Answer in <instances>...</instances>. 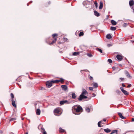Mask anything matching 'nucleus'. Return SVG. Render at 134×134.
I'll use <instances>...</instances> for the list:
<instances>
[{
	"mask_svg": "<svg viewBox=\"0 0 134 134\" xmlns=\"http://www.w3.org/2000/svg\"><path fill=\"white\" fill-rule=\"evenodd\" d=\"M82 110V108L77 105H74L72 108V111L75 114H76L77 113L80 112Z\"/></svg>",
	"mask_w": 134,
	"mask_h": 134,
	"instance_id": "f257e3e1",
	"label": "nucleus"
},
{
	"mask_svg": "<svg viewBox=\"0 0 134 134\" xmlns=\"http://www.w3.org/2000/svg\"><path fill=\"white\" fill-rule=\"evenodd\" d=\"M58 36V35L57 34H54L52 35V36L54 40L52 41L51 43H48L50 45H51L55 43L57 40V37Z\"/></svg>",
	"mask_w": 134,
	"mask_h": 134,
	"instance_id": "f03ea898",
	"label": "nucleus"
},
{
	"mask_svg": "<svg viewBox=\"0 0 134 134\" xmlns=\"http://www.w3.org/2000/svg\"><path fill=\"white\" fill-rule=\"evenodd\" d=\"M51 82L53 83H58L60 82L62 83H63L64 82V80L62 78H60V80H52Z\"/></svg>",
	"mask_w": 134,
	"mask_h": 134,
	"instance_id": "7ed1b4c3",
	"label": "nucleus"
},
{
	"mask_svg": "<svg viewBox=\"0 0 134 134\" xmlns=\"http://www.w3.org/2000/svg\"><path fill=\"white\" fill-rule=\"evenodd\" d=\"M53 83L51 82V81H47L46 82V85L48 88H50L52 85Z\"/></svg>",
	"mask_w": 134,
	"mask_h": 134,
	"instance_id": "20e7f679",
	"label": "nucleus"
},
{
	"mask_svg": "<svg viewBox=\"0 0 134 134\" xmlns=\"http://www.w3.org/2000/svg\"><path fill=\"white\" fill-rule=\"evenodd\" d=\"M87 98V97L86 96L81 94L78 99L80 101L83 99Z\"/></svg>",
	"mask_w": 134,
	"mask_h": 134,
	"instance_id": "39448f33",
	"label": "nucleus"
},
{
	"mask_svg": "<svg viewBox=\"0 0 134 134\" xmlns=\"http://www.w3.org/2000/svg\"><path fill=\"white\" fill-rule=\"evenodd\" d=\"M120 89L121 90L122 92V93L126 95H128L129 94V93L127 91H126L125 90L124 88L122 87H120Z\"/></svg>",
	"mask_w": 134,
	"mask_h": 134,
	"instance_id": "423d86ee",
	"label": "nucleus"
},
{
	"mask_svg": "<svg viewBox=\"0 0 134 134\" xmlns=\"http://www.w3.org/2000/svg\"><path fill=\"white\" fill-rule=\"evenodd\" d=\"M124 57V56L121 54H118V61H120L122 60Z\"/></svg>",
	"mask_w": 134,
	"mask_h": 134,
	"instance_id": "0eeeda50",
	"label": "nucleus"
},
{
	"mask_svg": "<svg viewBox=\"0 0 134 134\" xmlns=\"http://www.w3.org/2000/svg\"><path fill=\"white\" fill-rule=\"evenodd\" d=\"M60 111V108H57L54 109V112L55 114H59Z\"/></svg>",
	"mask_w": 134,
	"mask_h": 134,
	"instance_id": "6e6552de",
	"label": "nucleus"
},
{
	"mask_svg": "<svg viewBox=\"0 0 134 134\" xmlns=\"http://www.w3.org/2000/svg\"><path fill=\"white\" fill-rule=\"evenodd\" d=\"M125 72L127 77L129 78H131V76L130 74L127 71H125Z\"/></svg>",
	"mask_w": 134,
	"mask_h": 134,
	"instance_id": "1a4fd4ad",
	"label": "nucleus"
},
{
	"mask_svg": "<svg viewBox=\"0 0 134 134\" xmlns=\"http://www.w3.org/2000/svg\"><path fill=\"white\" fill-rule=\"evenodd\" d=\"M88 93L87 92V91L85 89H83L82 90V93L81 94L85 95H86L88 94Z\"/></svg>",
	"mask_w": 134,
	"mask_h": 134,
	"instance_id": "9d476101",
	"label": "nucleus"
},
{
	"mask_svg": "<svg viewBox=\"0 0 134 134\" xmlns=\"http://www.w3.org/2000/svg\"><path fill=\"white\" fill-rule=\"evenodd\" d=\"M118 114L119 115L120 117L122 119H124L126 118L123 116L122 114L120 113H118Z\"/></svg>",
	"mask_w": 134,
	"mask_h": 134,
	"instance_id": "9b49d317",
	"label": "nucleus"
},
{
	"mask_svg": "<svg viewBox=\"0 0 134 134\" xmlns=\"http://www.w3.org/2000/svg\"><path fill=\"white\" fill-rule=\"evenodd\" d=\"M12 104L13 106L14 107L16 108V106L15 104V100L14 99H12Z\"/></svg>",
	"mask_w": 134,
	"mask_h": 134,
	"instance_id": "f8f14e48",
	"label": "nucleus"
},
{
	"mask_svg": "<svg viewBox=\"0 0 134 134\" xmlns=\"http://www.w3.org/2000/svg\"><path fill=\"white\" fill-rule=\"evenodd\" d=\"M63 89L64 91H66L68 88V87L66 85H62L61 86Z\"/></svg>",
	"mask_w": 134,
	"mask_h": 134,
	"instance_id": "ddd939ff",
	"label": "nucleus"
},
{
	"mask_svg": "<svg viewBox=\"0 0 134 134\" xmlns=\"http://www.w3.org/2000/svg\"><path fill=\"white\" fill-rule=\"evenodd\" d=\"M68 101L67 100H64L60 101V104L61 105H62L63 104H64V103H68Z\"/></svg>",
	"mask_w": 134,
	"mask_h": 134,
	"instance_id": "4468645a",
	"label": "nucleus"
},
{
	"mask_svg": "<svg viewBox=\"0 0 134 134\" xmlns=\"http://www.w3.org/2000/svg\"><path fill=\"white\" fill-rule=\"evenodd\" d=\"M129 5L130 6H132L134 4V2L133 0L130 1L129 2Z\"/></svg>",
	"mask_w": 134,
	"mask_h": 134,
	"instance_id": "2eb2a0df",
	"label": "nucleus"
},
{
	"mask_svg": "<svg viewBox=\"0 0 134 134\" xmlns=\"http://www.w3.org/2000/svg\"><path fill=\"white\" fill-rule=\"evenodd\" d=\"M51 4V2L50 1H48L45 4V6L46 7H47Z\"/></svg>",
	"mask_w": 134,
	"mask_h": 134,
	"instance_id": "dca6fc26",
	"label": "nucleus"
},
{
	"mask_svg": "<svg viewBox=\"0 0 134 134\" xmlns=\"http://www.w3.org/2000/svg\"><path fill=\"white\" fill-rule=\"evenodd\" d=\"M111 22L113 25H116L117 24L116 22L113 20H111Z\"/></svg>",
	"mask_w": 134,
	"mask_h": 134,
	"instance_id": "f3484780",
	"label": "nucleus"
},
{
	"mask_svg": "<svg viewBox=\"0 0 134 134\" xmlns=\"http://www.w3.org/2000/svg\"><path fill=\"white\" fill-rule=\"evenodd\" d=\"M65 131V130L62 129L61 127H60L59 128V131L60 133H64Z\"/></svg>",
	"mask_w": 134,
	"mask_h": 134,
	"instance_id": "a211bd4d",
	"label": "nucleus"
},
{
	"mask_svg": "<svg viewBox=\"0 0 134 134\" xmlns=\"http://www.w3.org/2000/svg\"><path fill=\"white\" fill-rule=\"evenodd\" d=\"M103 3L101 2H100V5L99 7V9H102V8L103 7Z\"/></svg>",
	"mask_w": 134,
	"mask_h": 134,
	"instance_id": "6ab92c4d",
	"label": "nucleus"
},
{
	"mask_svg": "<svg viewBox=\"0 0 134 134\" xmlns=\"http://www.w3.org/2000/svg\"><path fill=\"white\" fill-rule=\"evenodd\" d=\"M41 111L40 109H37L36 111V114L37 115H39L40 114Z\"/></svg>",
	"mask_w": 134,
	"mask_h": 134,
	"instance_id": "aec40b11",
	"label": "nucleus"
},
{
	"mask_svg": "<svg viewBox=\"0 0 134 134\" xmlns=\"http://www.w3.org/2000/svg\"><path fill=\"white\" fill-rule=\"evenodd\" d=\"M94 15L97 16H99V14L95 10L94 11Z\"/></svg>",
	"mask_w": 134,
	"mask_h": 134,
	"instance_id": "412c9836",
	"label": "nucleus"
},
{
	"mask_svg": "<svg viewBox=\"0 0 134 134\" xmlns=\"http://www.w3.org/2000/svg\"><path fill=\"white\" fill-rule=\"evenodd\" d=\"M72 98L73 99H75L76 98V96L74 93H73L71 94Z\"/></svg>",
	"mask_w": 134,
	"mask_h": 134,
	"instance_id": "4be33fe9",
	"label": "nucleus"
},
{
	"mask_svg": "<svg viewBox=\"0 0 134 134\" xmlns=\"http://www.w3.org/2000/svg\"><path fill=\"white\" fill-rule=\"evenodd\" d=\"M104 130L105 132L107 133H109L111 131V130L108 128L104 129Z\"/></svg>",
	"mask_w": 134,
	"mask_h": 134,
	"instance_id": "5701e85b",
	"label": "nucleus"
},
{
	"mask_svg": "<svg viewBox=\"0 0 134 134\" xmlns=\"http://www.w3.org/2000/svg\"><path fill=\"white\" fill-rule=\"evenodd\" d=\"M93 86L94 87L96 88L98 87V85L97 83H93Z\"/></svg>",
	"mask_w": 134,
	"mask_h": 134,
	"instance_id": "b1692460",
	"label": "nucleus"
},
{
	"mask_svg": "<svg viewBox=\"0 0 134 134\" xmlns=\"http://www.w3.org/2000/svg\"><path fill=\"white\" fill-rule=\"evenodd\" d=\"M112 37L110 34H107L106 35V38L108 39H110Z\"/></svg>",
	"mask_w": 134,
	"mask_h": 134,
	"instance_id": "393cba45",
	"label": "nucleus"
},
{
	"mask_svg": "<svg viewBox=\"0 0 134 134\" xmlns=\"http://www.w3.org/2000/svg\"><path fill=\"white\" fill-rule=\"evenodd\" d=\"M116 29V28L115 27L111 26L110 27V29L112 31H114Z\"/></svg>",
	"mask_w": 134,
	"mask_h": 134,
	"instance_id": "a878e982",
	"label": "nucleus"
},
{
	"mask_svg": "<svg viewBox=\"0 0 134 134\" xmlns=\"http://www.w3.org/2000/svg\"><path fill=\"white\" fill-rule=\"evenodd\" d=\"M79 54V52H74L73 54L72 55H77Z\"/></svg>",
	"mask_w": 134,
	"mask_h": 134,
	"instance_id": "bb28decb",
	"label": "nucleus"
},
{
	"mask_svg": "<svg viewBox=\"0 0 134 134\" xmlns=\"http://www.w3.org/2000/svg\"><path fill=\"white\" fill-rule=\"evenodd\" d=\"M96 50L97 51L99 52L100 53H102V51L100 49V48H97L96 49Z\"/></svg>",
	"mask_w": 134,
	"mask_h": 134,
	"instance_id": "cd10ccee",
	"label": "nucleus"
},
{
	"mask_svg": "<svg viewBox=\"0 0 134 134\" xmlns=\"http://www.w3.org/2000/svg\"><path fill=\"white\" fill-rule=\"evenodd\" d=\"M84 35V33L82 32H80V33L79 35V36H83Z\"/></svg>",
	"mask_w": 134,
	"mask_h": 134,
	"instance_id": "c85d7f7f",
	"label": "nucleus"
},
{
	"mask_svg": "<svg viewBox=\"0 0 134 134\" xmlns=\"http://www.w3.org/2000/svg\"><path fill=\"white\" fill-rule=\"evenodd\" d=\"M86 110L88 112H89L90 111V108L88 107H87L86 108Z\"/></svg>",
	"mask_w": 134,
	"mask_h": 134,
	"instance_id": "c756f323",
	"label": "nucleus"
},
{
	"mask_svg": "<svg viewBox=\"0 0 134 134\" xmlns=\"http://www.w3.org/2000/svg\"><path fill=\"white\" fill-rule=\"evenodd\" d=\"M117 132V130H114L112 131L111 132V133L110 134H112L113 133H116Z\"/></svg>",
	"mask_w": 134,
	"mask_h": 134,
	"instance_id": "7c9ffc66",
	"label": "nucleus"
},
{
	"mask_svg": "<svg viewBox=\"0 0 134 134\" xmlns=\"http://www.w3.org/2000/svg\"><path fill=\"white\" fill-rule=\"evenodd\" d=\"M10 96L11 97L12 99H13V98L14 97V95L12 93H11L10 94Z\"/></svg>",
	"mask_w": 134,
	"mask_h": 134,
	"instance_id": "2f4dec72",
	"label": "nucleus"
},
{
	"mask_svg": "<svg viewBox=\"0 0 134 134\" xmlns=\"http://www.w3.org/2000/svg\"><path fill=\"white\" fill-rule=\"evenodd\" d=\"M94 4L95 5L96 8H97L98 7V3H97V2L96 1H95L94 2Z\"/></svg>",
	"mask_w": 134,
	"mask_h": 134,
	"instance_id": "473e14b6",
	"label": "nucleus"
},
{
	"mask_svg": "<svg viewBox=\"0 0 134 134\" xmlns=\"http://www.w3.org/2000/svg\"><path fill=\"white\" fill-rule=\"evenodd\" d=\"M101 123V121H100L98 122V125L99 127H102V126L100 125V124Z\"/></svg>",
	"mask_w": 134,
	"mask_h": 134,
	"instance_id": "72a5a7b5",
	"label": "nucleus"
},
{
	"mask_svg": "<svg viewBox=\"0 0 134 134\" xmlns=\"http://www.w3.org/2000/svg\"><path fill=\"white\" fill-rule=\"evenodd\" d=\"M89 78L91 80H93V77L89 75Z\"/></svg>",
	"mask_w": 134,
	"mask_h": 134,
	"instance_id": "f704fd0d",
	"label": "nucleus"
},
{
	"mask_svg": "<svg viewBox=\"0 0 134 134\" xmlns=\"http://www.w3.org/2000/svg\"><path fill=\"white\" fill-rule=\"evenodd\" d=\"M87 55L89 57H91L92 55L91 53H87Z\"/></svg>",
	"mask_w": 134,
	"mask_h": 134,
	"instance_id": "c9c22d12",
	"label": "nucleus"
},
{
	"mask_svg": "<svg viewBox=\"0 0 134 134\" xmlns=\"http://www.w3.org/2000/svg\"><path fill=\"white\" fill-rule=\"evenodd\" d=\"M108 62L109 63H112V60H111V59H108Z\"/></svg>",
	"mask_w": 134,
	"mask_h": 134,
	"instance_id": "e433bc0d",
	"label": "nucleus"
},
{
	"mask_svg": "<svg viewBox=\"0 0 134 134\" xmlns=\"http://www.w3.org/2000/svg\"><path fill=\"white\" fill-rule=\"evenodd\" d=\"M15 118H12L10 120V121H12L15 120Z\"/></svg>",
	"mask_w": 134,
	"mask_h": 134,
	"instance_id": "4c0bfd02",
	"label": "nucleus"
},
{
	"mask_svg": "<svg viewBox=\"0 0 134 134\" xmlns=\"http://www.w3.org/2000/svg\"><path fill=\"white\" fill-rule=\"evenodd\" d=\"M89 89L90 90L92 91L93 90V88L91 87H89Z\"/></svg>",
	"mask_w": 134,
	"mask_h": 134,
	"instance_id": "58836bf2",
	"label": "nucleus"
},
{
	"mask_svg": "<svg viewBox=\"0 0 134 134\" xmlns=\"http://www.w3.org/2000/svg\"><path fill=\"white\" fill-rule=\"evenodd\" d=\"M119 79L121 81H123V80L124 79V78L121 77V78H120Z\"/></svg>",
	"mask_w": 134,
	"mask_h": 134,
	"instance_id": "ea45409f",
	"label": "nucleus"
},
{
	"mask_svg": "<svg viewBox=\"0 0 134 134\" xmlns=\"http://www.w3.org/2000/svg\"><path fill=\"white\" fill-rule=\"evenodd\" d=\"M111 46V44H108L107 45V46L108 47H110V46Z\"/></svg>",
	"mask_w": 134,
	"mask_h": 134,
	"instance_id": "a19ab883",
	"label": "nucleus"
},
{
	"mask_svg": "<svg viewBox=\"0 0 134 134\" xmlns=\"http://www.w3.org/2000/svg\"><path fill=\"white\" fill-rule=\"evenodd\" d=\"M131 86V84H129V85H128L127 86V87L128 88H130V87Z\"/></svg>",
	"mask_w": 134,
	"mask_h": 134,
	"instance_id": "79ce46f5",
	"label": "nucleus"
},
{
	"mask_svg": "<svg viewBox=\"0 0 134 134\" xmlns=\"http://www.w3.org/2000/svg\"><path fill=\"white\" fill-rule=\"evenodd\" d=\"M112 69L113 70H114L116 69V68L114 66L112 67Z\"/></svg>",
	"mask_w": 134,
	"mask_h": 134,
	"instance_id": "37998d69",
	"label": "nucleus"
},
{
	"mask_svg": "<svg viewBox=\"0 0 134 134\" xmlns=\"http://www.w3.org/2000/svg\"><path fill=\"white\" fill-rule=\"evenodd\" d=\"M43 134H46V132L45 131H43Z\"/></svg>",
	"mask_w": 134,
	"mask_h": 134,
	"instance_id": "c03bdc74",
	"label": "nucleus"
},
{
	"mask_svg": "<svg viewBox=\"0 0 134 134\" xmlns=\"http://www.w3.org/2000/svg\"><path fill=\"white\" fill-rule=\"evenodd\" d=\"M122 86H123V87H125V85H124V83H123L122 84Z\"/></svg>",
	"mask_w": 134,
	"mask_h": 134,
	"instance_id": "a18cd8bd",
	"label": "nucleus"
},
{
	"mask_svg": "<svg viewBox=\"0 0 134 134\" xmlns=\"http://www.w3.org/2000/svg\"><path fill=\"white\" fill-rule=\"evenodd\" d=\"M41 129L43 131H45V130H44V128L43 127H42V128H41Z\"/></svg>",
	"mask_w": 134,
	"mask_h": 134,
	"instance_id": "49530a36",
	"label": "nucleus"
},
{
	"mask_svg": "<svg viewBox=\"0 0 134 134\" xmlns=\"http://www.w3.org/2000/svg\"><path fill=\"white\" fill-rule=\"evenodd\" d=\"M119 65L120 66L122 67V65L120 64H118V65Z\"/></svg>",
	"mask_w": 134,
	"mask_h": 134,
	"instance_id": "de8ad7c7",
	"label": "nucleus"
},
{
	"mask_svg": "<svg viewBox=\"0 0 134 134\" xmlns=\"http://www.w3.org/2000/svg\"><path fill=\"white\" fill-rule=\"evenodd\" d=\"M92 95L94 96H96V94H95V93H93L92 94Z\"/></svg>",
	"mask_w": 134,
	"mask_h": 134,
	"instance_id": "09e8293b",
	"label": "nucleus"
},
{
	"mask_svg": "<svg viewBox=\"0 0 134 134\" xmlns=\"http://www.w3.org/2000/svg\"><path fill=\"white\" fill-rule=\"evenodd\" d=\"M85 70H81L80 71V72H82L83 71H85Z\"/></svg>",
	"mask_w": 134,
	"mask_h": 134,
	"instance_id": "8fccbe9b",
	"label": "nucleus"
},
{
	"mask_svg": "<svg viewBox=\"0 0 134 134\" xmlns=\"http://www.w3.org/2000/svg\"><path fill=\"white\" fill-rule=\"evenodd\" d=\"M132 122L134 121V118H132Z\"/></svg>",
	"mask_w": 134,
	"mask_h": 134,
	"instance_id": "3c124183",
	"label": "nucleus"
},
{
	"mask_svg": "<svg viewBox=\"0 0 134 134\" xmlns=\"http://www.w3.org/2000/svg\"><path fill=\"white\" fill-rule=\"evenodd\" d=\"M103 121L105 122V121H106V119H103Z\"/></svg>",
	"mask_w": 134,
	"mask_h": 134,
	"instance_id": "603ef678",
	"label": "nucleus"
},
{
	"mask_svg": "<svg viewBox=\"0 0 134 134\" xmlns=\"http://www.w3.org/2000/svg\"><path fill=\"white\" fill-rule=\"evenodd\" d=\"M44 88H43V87H42L41 88V90H44Z\"/></svg>",
	"mask_w": 134,
	"mask_h": 134,
	"instance_id": "864d4df0",
	"label": "nucleus"
},
{
	"mask_svg": "<svg viewBox=\"0 0 134 134\" xmlns=\"http://www.w3.org/2000/svg\"><path fill=\"white\" fill-rule=\"evenodd\" d=\"M131 132V131H127V132Z\"/></svg>",
	"mask_w": 134,
	"mask_h": 134,
	"instance_id": "5fc2aeb1",
	"label": "nucleus"
},
{
	"mask_svg": "<svg viewBox=\"0 0 134 134\" xmlns=\"http://www.w3.org/2000/svg\"><path fill=\"white\" fill-rule=\"evenodd\" d=\"M116 58H117V55H116L115 59L116 60Z\"/></svg>",
	"mask_w": 134,
	"mask_h": 134,
	"instance_id": "6e6d98bb",
	"label": "nucleus"
},
{
	"mask_svg": "<svg viewBox=\"0 0 134 134\" xmlns=\"http://www.w3.org/2000/svg\"><path fill=\"white\" fill-rule=\"evenodd\" d=\"M87 71H88L87 70H85V71L87 72Z\"/></svg>",
	"mask_w": 134,
	"mask_h": 134,
	"instance_id": "4d7b16f0",
	"label": "nucleus"
},
{
	"mask_svg": "<svg viewBox=\"0 0 134 134\" xmlns=\"http://www.w3.org/2000/svg\"><path fill=\"white\" fill-rule=\"evenodd\" d=\"M25 134H28V133L27 132Z\"/></svg>",
	"mask_w": 134,
	"mask_h": 134,
	"instance_id": "13d9d810",
	"label": "nucleus"
},
{
	"mask_svg": "<svg viewBox=\"0 0 134 134\" xmlns=\"http://www.w3.org/2000/svg\"><path fill=\"white\" fill-rule=\"evenodd\" d=\"M133 12L134 13V9H133Z\"/></svg>",
	"mask_w": 134,
	"mask_h": 134,
	"instance_id": "bf43d9fd",
	"label": "nucleus"
},
{
	"mask_svg": "<svg viewBox=\"0 0 134 134\" xmlns=\"http://www.w3.org/2000/svg\"><path fill=\"white\" fill-rule=\"evenodd\" d=\"M120 70V69H119V70Z\"/></svg>",
	"mask_w": 134,
	"mask_h": 134,
	"instance_id": "052dcab7",
	"label": "nucleus"
},
{
	"mask_svg": "<svg viewBox=\"0 0 134 134\" xmlns=\"http://www.w3.org/2000/svg\"><path fill=\"white\" fill-rule=\"evenodd\" d=\"M126 123H125V124H126Z\"/></svg>",
	"mask_w": 134,
	"mask_h": 134,
	"instance_id": "680f3d73",
	"label": "nucleus"
},
{
	"mask_svg": "<svg viewBox=\"0 0 134 134\" xmlns=\"http://www.w3.org/2000/svg\"><path fill=\"white\" fill-rule=\"evenodd\" d=\"M126 123H125V124H126Z\"/></svg>",
	"mask_w": 134,
	"mask_h": 134,
	"instance_id": "e2e57ef3",
	"label": "nucleus"
},
{
	"mask_svg": "<svg viewBox=\"0 0 134 134\" xmlns=\"http://www.w3.org/2000/svg\"><path fill=\"white\" fill-rule=\"evenodd\" d=\"M119 92V91H118V92Z\"/></svg>",
	"mask_w": 134,
	"mask_h": 134,
	"instance_id": "0e129e2a",
	"label": "nucleus"
}]
</instances>
